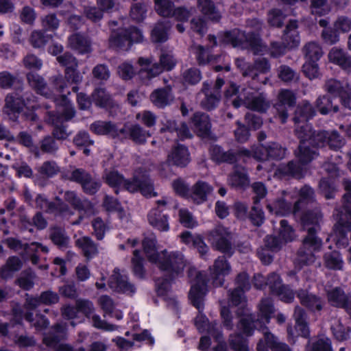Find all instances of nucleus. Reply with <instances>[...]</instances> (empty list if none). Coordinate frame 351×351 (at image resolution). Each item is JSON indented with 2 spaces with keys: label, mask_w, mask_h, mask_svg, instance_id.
Returning <instances> with one entry per match:
<instances>
[{
  "label": "nucleus",
  "mask_w": 351,
  "mask_h": 351,
  "mask_svg": "<svg viewBox=\"0 0 351 351\" xmlns=\"http://www.w3.org/2000/svg\"><path fill=\"white\" fill-rule=\"evenodd\" d=\"M297 297L300 300L302 306L309 311H320L323 308L324 302L322 298L315 294L309 293L306 290H300L297 293Z\"/></svg>",
  "instance_id": "4be33fe9"
},
{
  "label": "nucleus",
  "mask_w": 351,
  "mask_h": 351,
  "mask_svg": "<svg viewBox=\"0 0 351 351\" xmlns=\"http://www.w3.org/2000/svg\"><path fill=\"white\" fill-rule=\"evenodd\" d=\"M69 43L71 47L79 53L84 54L91 51L90 42L80 34H74L69 36Z\"/></svg>",
  "instance_id": "4c0bfd02"
},
{
  "label": "nucleus",
  "mask_w": 351,
  "mask_h": 351,
  "mask_svg": "<svg viewBox=\"0 0 351 351\" xmlns=\"http://www.w3.org/2000/svg\"><path fill=\"white\" fill-rule=\"evenodd\" d=\"M148 260L157 266L165 276L156 282V291L158 295L164 296L167 294L169 286L180 274L183 272L185 267L184 256L179 252H167L164 250L160 252L154 250L147 255Z\"/></svg>",
  "instance_id": "f257e3e1"
},
{
  "label": "nucleus",
  "mask_w": 351,
  "mask_h": 351,
  "mask_svg": "<svg viewBox=\"0 0 351 351\" xmlns=\"http://www.w3.org/2000/svg\"><path fill=\"white\" fill-rule=\"evenodd\" d=\"M113 276L109 282V286L114 291L119 293H134L136 288L134 285L128 282V276L121 275L120 273Z\"/></svg>",
  "instance_id": "bb28decb"
},
{
  "label": "nucleus",
  "mask_w": 351,
  "mask_h": 351,
  "mask_svg": "<svg viewBox=\"0 0 351 351\" xmlns=\"http://www.w3.org/2000/svg\"><path fill=\"white\" fill-rule=\"evenodd\" d=\"M259 319L267 324L269 323L274 313V306L272 301L269 298H263L258 305Z\"/></svg>",
  "instance_id": "603ef678"
},
{
  "label": "nucleus",
  "mask_w": 351,
  "mask_h": 351,
  "mask_svg": "<svg viewBox=\"0 0 351 351\" xmlns=\"http://www.w3.org/2000/svg\"><path fill=\"white\" fill-rule=\"evenodd\" d=\"M169 215L163 213L162 209L152 208L147 215L149 223L160 232H167L169 230Z\"/></svg>",
  "instance_id": "b1692460"
},
{
  "label": "nucleus",
  "mask_w": 351,
  "mask_h": 351,
  "mask_svg": "<svg viewBox=\"0 0 351 351\" xmlns=\"http://www.w3.org/2000/svg\"><path fill=\"white\" fill-rule=\"evenodd\" d=\"M208 281L206 274L198 271L189 292V300L199 313L203 312L204 309V300L208 292Z\"/></svg>",
  "instance_id": "1a4fd4ad"
},
{
  "label": "nucleus",
  "mask_w": 351,
  "mask_h": 351,
  "mask_svg": "<svg viewBox=\"0 0 351 351\" xmlns=\"http://www.w3.org/2000/svg\"><path fill=\"white\" fill-rule=\"evenodd\" d=\"M91 131L97 135H108L112 138H117L119 136V131L117 125L110 121H96L90 125Z\"/></svg>",
  "instance_id": "c756f323"
},
{
  "label": "nucleus",
  "mask_w": 351,
  "mask_h": 351,
  "mask_svg": "<svg viewBox=\"0 0 351 351\" xmlns=\"http://www.w3.org/2000/svg\"><path fill=\"white\" fill-rule=\"evenodd\" d=\"M130 138L136 143L145 144L147 137H149L151 134L149 132L143 130L138 124H134L129 129Z\"/></svg>",
  "instance_id": "bf43d9fd"
},
{
  "label": "nucleus",
  "mask_w": 351,
  "mask_h": 351,
  "mask_svg": "<svg viewBox=\"0 0 351 351\" xmlns=\"http://www.w3.org/2000/svg\"><path fill=\"white\" fill-rule=\"evenodd\" d=\"M252 153L250 149L244 147L230 148L223 154L221 164L237 165L241 159L252 158Z\"/></svg>",
  "instance_id": "393cba45"
},
{
  "label": "nucleus",
  "mask_w": 351,
  "mask_h": 351,
  "mask_svg": "<svg viewBox=\"0 0 351 351\" xmlns=\"http://www.w3.org/2000/svg\"><path fill=\"white\" fill-rule=\"evenodd\" d=\"M325 90L334 98H339L341 104L345 108L351 110V87L343 85L339 80H328L324 85Z\"/></svg>",
  "instance_id": "f8f14e48"
},
{
  "label": "nucleus",
  "mask_w": 351,
  "mask_h": 351,
  "mask_svg": "<svg viewBox=\"0 0 351 351\" xmlns=\"http://www.w3.org/2000/svg\"><path fill=\"white\" fill-rule=\"evenodd\" d=\"M306 61L318 62L323 55L322 47L316 42L306 43L303 49Z\"/></svg>",
  "instance_id": "49530a36"
},
{
  "label": "nucleus",
  "mask_w": 351,
  "mask_h": 351,
  "mask_svg": "<svg viewBox=\"0 0 351 351\" xmlns=\"http://www.w3.org/2000/svg\"><path fill=\"white\" fill-rule=\"evenodd\" d=\"M315 106L322 114H327L331 111H339V106L332 105V98L329 95L319 96L315 101Z\"/></svg>",
  "instance_id": "3c124183"
},
{
  "label": "nucleus",
  "mask_w": 351,
  "mask_h": 351,
  "mask_svg": "<svg viewBox=\"0 0 351 351\" xmlns=\"http://www.w3.org/2000/svg\"><path fill=\"white\" fill-rule=\"evenodd\" d=\"M325 265L327 268L333 270H341L343 268V261L339 252L334 250L326 253L324 256Z\"/></svg>",
  "instance_id": "09e8293b"
},
{
  "label": "nucleus",
  "mask_w": 351,
  "mask_h": 351,
  "mask_svg": "<svg viewBox=\"0 0 351 351\" xmlns=\"http://www.w3.org/2000/svg\"><path fill=\"white\" fill-rule=\"evenodd\" d=\"M21 221L24 228L29 232H34V227L38 230H43L47 226V221L40 212H37L32 221L29 219H23Z\"/></svg>",
  "instance_id": "a18cd8bd"
},
{
  "label": "nucleus",
  "mask_w": 351,
  "mask_h": 351,
  "mask_svg": "<svg viewBox=\"0 0 351 351\" xmlns=\"http://www.w3.org/2000/svg\"><path fill=\"white\" fill-rule=\"evenodd\" d=\"M94 104L99 108H112L114 101L112 95L105 88L97 87L92 92Z\"/></svg>",
  "instance_id": "7c9ffc66"
},
{
  "label": "nucleus",
  "mask_w": 351,
  "mask_h": 351,
  "mask_svg": "<svg viewBox=\"0 0 351 351\" xmlns=\"http://www.w3.org/2000/svg\"><path fill=\"white\" fill-rule=\"evenodd\" d=\"M213 191V187L209 183L199 180L192 186L189 199L197 204H202L208 200Z\"/></svg>",
  "instance_id": "412c9836"
},
{
  "label": "nucleus",
  "mask_w": 351,
  "mask_h": 351,
  "mask_svg": "<svg viewBox=\"0 0 351 351\" xmlns=\"http://www.w3.org/2000/svg\"><path fill=\"white\" fill-rule=\"evenodd\" d=\"M228 342L230 349L234 351H250L248 340L241 333L230 335Z\"/></svg>",
  "instance_id": "864d4df0"
},
{
  "label": "nucleus",
  "mask_w": 351,
  "mask_h": 351,
  "mask_svg": "<svg viewBox=\"0 0 351 351\" xmlns=\"http://www.w3.org/2000/svg\"><path fill=\"white\" fill-rule=\"evenodd\" d=\"M346 193L343 196V206L337 210V222L334 225L333 232L336 237L337 245L348 244V233L351 231V180L343 181Z\"/></svg>",
  "instance_id": "20e7f679"
},
{
  "label": "nucleus",
  "mask_w": 351,
  "mask_h": 351,
  "mask_svg": "<svg viewBox=\"0 0 351 351\" xmlns=\"http://www.w3.org/2000/svg\"><path fill=\"white\" fill-rule=\"evenodd\" d=\"M286 151L285 147L276 142L259 143L251 150L252 158L258 161L280 160L285 156Z\"/></svg>",
  "instance_id": "9d476101"
},
{
  "label": "nucleus",
  "mask_w": 351,
  "mask_h": 351,
  "mask_svg": "<svg viewBox=\"0 0 351 351\" xmlns=\"http://www.w3.org/2000/svg\"><path fill=\"white\" fill-rule=\"evenodd\" d=\"M209 269L213 285L220 287L224 284L225 276L230 274L231 266L224 256H219Z\"/></svg>",
  "instance_id": "f3484780"
},
{
  "label": "nucleus",
  "mask_w": 351,
  "mask_h": 351,
  "mask_svg": "<svg viewBox=\"0 0 351 351\" xmlns=\"http://www.w3.org/2000/svg\"><path fill=\"white\" fill-rule=\"evenodd\" d=\"M26 77L29 86L36 93L44 95L45 97H50L49 88L42 76L36 73L29 72Z\"/></svg>",
  "instance_id": "72a5a7b5"
},
{
  "label": "nucleus",
  "mask_w": 351,
  "mask_h": 351,
  "mask_svg": "<svg viewBox=\"0 0 351 351\" xmlns=\"http://www.w3.org/2000/svg\"><path fill=\"white\" fill-rule=\"evenodd\" d=\"M169 27L163 22L157 23L152 29L150 38L154 43H164L169 38Z\"/></svg>",
  "instance_id": "79ce46f5"
},
{
  "label": "nucleus",
  "mask_w": 351,
  "mask_h": 351,
  "mask_svg": "<svg viewBox=\"0 0 351 351\" xmlns=\"http://www.w3.org/2000/svg\"><path fill=\"white\" fill-rule=\"evenodd\" d=\"M295 94L289 89H281L278 95V101L275 105L277 114L280 122L287 123L289 113L287 108H293L296 105Z\"/></svg>",
  "instance_id": "2eb2a0df"
},
{
  "label": "nucleus",
  "mask_w": 351,
  "mask_h": 351,
  "mask_svg": "<svg viewBox=\"0 0 351 351\" xmlns=\"http://www.w3.org/2000/svg\"><path fill=\"white\" fill-rule=\"evenodd\" d=\"M182 238L185 242L189 241L188 239H190L193 243V247L197 249L201 257H203L208 253L209 248L201 236L193 237L191 232H184L182 234Z\"/></svg>",
  "instance_id": "de8ad7c7"
},
{
  "label": "nucleus",
  "mask_w": 351,
  "mask_h": 351,
  "mask_svg": "<svg viewBox=\"0 0 351 351\" xmlns=\"http://www.w3.org/2000/svg\"><path fill=\"white\" fill-rule=\"evenodd\" d=\"M258 320L255 319L254 315L252 314L245 315L240 319L237 327L242 335L246 337H251L253 335L254 330L256 328V322Z\"/></svg>",
  "instance_id": "a19ab883"
},
{
  "label": "nucleus",
  "mask_w": 351,
  "mask_h": 351,
  "mask_svg": "<svg viewBox=\"0 0 351 351\" xmlns=\"http://www.w3.org/2000/svg\"><path fill=\"white\" fill-rule=\"evenodd\" d=\"M52 38V36L46 34L45 32L34 31L32 33L30 43L34 48L44 47Z\"/></svg>",
  "instance_id": "69168bd1"
},
{
  "label": "nucleus",
  "mask_w": 351,
  "mask_h": 351,
  "mask_svg": "<svg viewBox=\"0 0 351 351\" xmlns=\"http://www.w3.org/2000/svg\"><path fill=\"white\" fill-rule=\"evenodd\" d=\"M22 82L19 77L8 71L0 72V88L2 89H10L12 87L20 88Z\"/></svg>",
  "instance_id": "c03bdc74"
},
{
  "label": "nucleus",
  "mask_w": 351,
  "mask_h": 351,
  "mask_svg": "<svg viewBox=\"0 0 351 351\" xmlns=\"http://www.w3.org/2000/svg\"><path fill=\"white\" fill-rule=\"evenodd\" d=\"M293 316L295 319L294 329L291 326H289L287 329L289 342L295 343L298 337L308 339L310 329L306 321L307 316L305 311L302 308L297 306L295 308Z\"/></svg>",
  "instance_id": "9b49d317"
},
{
  "label": "nucleus",
  "mask_w": 351,
  "mask_h": 351,
  "mask_svg": "<svg viewBox=\"0 0 351 351\" xmlns=\"http://www.w3.org/2000/svg\"><path fill=\"white\" fill-rule=\"evenodd\" d=\"M298 29V22L295 19H290L283 32L282 40L289 49H294L298 47L300 42V36Z\"/></svg>",
  "instance_id": "5701e85b"
},
{
  "label": "nucleus",
  "mask_w": 351,
  "mask_h": 351,
  "mask_svg": "<svg viewBox=\"0 0 351 351\" xmlns=\"http://www.w3.org/2000/svg\"><path fill=\"white\" fill-rule=\"evenodd\" d=\"M295 136L300 141L295 156L300 164L306 165L319 155L317 149L320 147L315 144L317 141L315 133L304 134L299 130Z\"/></svg>",
  "instance_id": "423d86ee"
},
{
  "label": "nucleus",
  "mask_w": 351,
  "mask_h": 351,
  "mask_svg": "<svg viewBox=\"0 0 351 351\" xmlns=\"http://www.w3.org/2000/svg\"><path fill=\"white\" fill-rule=\"evenodd\" d=\"M322 217L320 212L308 210L300 215V222L304 228L308 226H316L319 224V220Z\"/></svg>",
  "instance_id": "0e129e2a"
},
{
  "label": "nucleus",
  "mask_w": 351,
  "mask_h": 351,
  "mask_svg": "<svg viewBox=\"0 0 351 351\" xmlns=\"http://www.w3.org/2000/svg\"><path fill=\"white\" fill-rule=\"evenodd\" d=\"M267 209L271 213H274L277 216H288L291 214H293L295 216H298L300 211L294 210V204L287 201L283 197L277 198L272 204H268L267 206Z\"/></svg>",
  "instance_id": "a878e982"
},
{
  "label": "nucleus",
  "mask_w": 351,
  "mask_h": 351,
  "mask_svg": "<svg viewBox=\"0 0 351 351\" xmlns=\"http://www.w3.org/2000/svg\"><path fill=\"white\" fill-rule=\"evenodd\" d=\"M198 7L202 13L209 20L218 23L221 15L212 0H198Z\"/></svg>",
  "instance_id": "c9c22d12"
},
{
  "label": "nucleus",
  "mask_w": 351,
  "mask_h": 351,
  "mask_svg": "<svg viewBox=\"0 0 351 351\" xmlns=\"http://www.w3.org/2000/svg\"><path fill=\"white\" fill-rule=\"evenodd\" d=\"M138 192L146 198L158 196V193L154 191V182L149 177H142Z\"/></svg>",
  "instance_id": "774afa93"
},
{
  "label": "nucleus",
  "mask_w": 351,
  "mask_h": 351,
  "mask_svg": "<svg viewBox=\"0 0 351 351\" xmlns=\"http://www.w3.org/2000/svg\"><path fill=\"white\" fill-rule=\"evenodd\" d=\"M26 120L36 121L38 119L36 110L38 108L36 98L32 94L20 95L17 92L9 93L5 99L3 112L12 122H19V118L23 109Z\"/></svg>",
  "instance_id": "7ed1b4c3"
},
{
  "label": "nucleus",
  "mask_w": 351,
  "mask_h": 351,
  "mask_svg": "<svg viewBox=\"0 0 351 351\" xmlns=\"http://www.w3.org/2000/svg\"><path fill=\"white\" fill-rule=\"evenodd\" d=\"M23 266L21 259L16 256H10L5 265L0 268V277L8 279L12 276L14 272L19 271Z\"/></svg>",
  "instance_id": "e433bc0d"
},
{
  "label": "nucleus",
  "mask_w": 351,
  "mask_h": 351,
  "mask_svg": "<svg viewBox=\"0 0 351 351\" xmlns=\"http://www.w3.org/2000/svg\"><path fill=\"white\" fill-rule=\"evenodd\" d=\"M49 237L53 243L59 248L68 246L69 239L60 228L54 227L52 228Z\"/></svg>",
  "instance_id": "052dcab7"
},
{
  "label": "nucleus",
  "mask_w": 351,
  "mask_h": 351,
  "mask_svg": "<svg viewBox=\"0 0 351 351\" xmlns=\"http://www.w3.org/2000/svg\"><path fill=\"white\" fill-rule=\"evenodd\" d=\"M190 124L193 126L197 136L206 138L211 133L212 124L208 114L203 112H195L191 117Z\"/></svg>",
  "instance_id": "6ab92c4d"
},
{
  "label": "nucleus",
  "mask_w": 351,
  "mask_h": 351,
  "mask_svg": "<svg viewBox=\"0 0 351 351\" xmlns=\"http://www.w3.org/2000/svg\"><path fill=\"white\" fill-rule=\"evenodd\" d=\"M132 271L134 277L138 279H144L146 276V270L145 268V259L141 255L138 250L133 252V257L131 260Z\"/></svg>",
  "instance_id": "ea45409f"
},
{
  "label": "nucleus",
  "mask_w": 351,
  "mask_h": 351,
  "mask_svg": "<svg viewBox=\"0 0 351 351\" xmlns=\"http://www.w3.org/2000/svg\"><path fill=\"white\" fill-rule=\"evenodd\" d=\"M209 241L217 251L230 257L234 250L231 242L230 233L223 227H218L212 230L209 234Z\"/></svg>",
  "instance_id": "4468645a"
},
{
  "label": "nucleus",
  "mask_w": 351,
  "mask_h": 351,
  "mask_svg": "<svg viewBox=\"0 0 351 351\" xmlns=\"http://www.w3.org/2000/svg\"><path fill=\"white\" fill-rule=\"evenodd\" d=\"M322 246V239L317 236L314 226L307 229V234L302 240V247L298 251L300 262L304 265L313 263L315 261V252L320 250Z\"/></svg>",
  "instance_id": "0eeeda50"
},
{
  "label": "nucleus",
  "mask_w": 351,
  "mask_h": 351,
  "mask_svg": "<svg viewBox=\"0 0 351 351\" xmlns=\"http://www.w3.org/2000/svg\"><path fill=\"white\" fill-rule=\"evenodd\" d=\"M302 166L298 161L291 160L286 165H280L277 171L283 176H295L301 173L302 170Z\"/></svg>",
  "instance_id": "4d7b16f0"
},
{
  "label": "nucleus",
  "mask_w": 351,
  "mask_h": 351,
  "mask_svg": "<svg viewBox=\"0 0 351 351\" xmlns=\"http://www.w3.org/2000/svg\"><path fill=\"white\" fill-rule=\"evenodd\" d=\"M326 296L329 304L335 308H341L344 307L346 302L350 298L345 291L339 287L327 291Z\"/></svg>",
  "instance_id": "f704fd0d"
},
{
  "label": "nucleus",
  "mask_w": 351,
  "mask_h": 351,
  "mask_svg": "<svg viewBox=\"0 0 351 351\" xmlns=\"http://www.w3.org/2000/svg\"><path fill=\"white\" fill-rule=\"evenodd\" d=\"M257 351H291L289 346L283 342L278 341L277 337L270 332L264 333L256 345Z\"/></svg>",
  "instance_id": "aec40b11"
},
{
  "label": "nucleus",
  "mask_w": 351,
  "mask_h": 351,
  "mask_svg": "<svg viewBox=\"0 0 351 351\" xmlns=\"http://www.w3.org/2000/svg\"><path fill=\"white\" fill-rule=\"evenodd\" d=\"M219 46L249 49L254 55L263 51L264 45L259 33L254 31L245 32L239 28L218 32Z\"/></svg>",
  "instance_id": "f03ea898"
},
{
  "label": "nucleus",
  "mask_w": 351,
  "mask_h": 351,
  "mask_svg": "<svg viewBox=\"0 0 351 351\" xmlns=\"http://www.w3.org/2000/svg\"><path fill=\"white\" fill-rule=\"evenodd\" d=\"M70 180L80 184L83 192L89 195H95L101 186L99 180L93 179L90 173L82 168L75 169L71 172Z\"/></svg>",
  "instance_id": "ddd939ff"
},
{
  "label": "nucleus",
  "mask_w": 351,
  "mask_h": 351,
  "mask_svg": "<svg viewBox=\"0 0 351 351\" xmlns=\"http://www.w3.org/2000/svg\"><path fill=\"white\" fill-rule=\"evenodd\" d=\"M171 186L176 195L184 199H189L191 188L184 179L178 178L173 180Z\"/></svg>",
  "instance_id": "13d9d810"
},
{
  "label": "nucleus",
  "mask_w": 351,
  "mask_h": 351,
  "mask_svg": "<svg viewBox=\"0 0 351 351\" xmlns=\"http://www.w3.org/2000/svg\"><path fill=\"white\" fill-rule=\"evenodd\" d=\"M175 4L171 0H154L156 13L165 18H171Z\"/></svg>",
  "instance_id": "5fc2aeb1"
},
{
  "label": "nucleus",
  "mask_w": 351,
  "mask_h": 351,
  "mask_svg": "<svg viewBox=\"0 0 351 351\" xmlns=\"http://www.w3.org/2000/svg\"><path fill=\"white\" fill-rule=\"evenodd\" d=\"M142 30L135 25L112 29L108 38L109 47L118 52L129 51L134 44L143 40Z\"/></svg>",
  "instance_id": "39448f33"
},
{
  "label": "nucleus",
  "mask_w": 351,
  "mask_h": 351,
  "mask_svg": "<svg viewBox=\"0 0 351 351\" xmlns=\"http://www.w3.org/2000/svg\"><path fill=\"white\" fill-rule=\"evenodd\" d=\"M229 181L232 188L245 190L250 186V177L243 167L241 169H234L229 177Z\"/></svg>",
  "instance_id": "473e14b6"
},
{
  "label": "nucleus",
  "mask_w": 351,
  "mask_h": 351,
  "mask_svg": "<svg viewBox=\"0 0 351 351\" xmlns=\"http://www.w3.org/2000/svg\"><path fill=\"white\" fill-rule=\"evenodd\" d=\"M316 114L315 108L308 101L299 104L294 111L292 121L295 125V134L300 130L303 133H315L312 125L308 123Z\"/></svg>",
  "instance_id": "6e6552de"
},
{
  "label": "nucleus",
  "mask_w": 351,
  "mask_h": 351,
  "mask_svg": "<svg viewBox=\"0 0 351 351\" xmlns=\"http://www.w3.org/2000/svg\"><path fill=\"white\" fill-rule=\"evenodd\" d=\"M315 136L317 141L315 144L320 147L328 146L331 150L338 151L345 144V139L335 130L315 131Z\"/></svg>",
  "instance_id": "dca6fc26"
},
{
  "label": "nucleus",
  "mask_w": 351,
  "mask_h": 351,
  "mask_svg": "<svg viewBox=\"0 0 351 351\" xmlns=\"http://www.w3.org/2000/svg\"><path fill=\"white\" fill-rule=\"evenodd\" d=\"M75 109L71 103L62 108L60 112L58 110L49 112V121L52 124L62 123L63 121L71 120L75 116Z\"/></svg>",
  "instance_id": "c85d7f7f"
},
{
  "label": "nucleus",
  "mask_w": 351,
  "mask_h": 351,
  "mask_svg": "<svg viewBox=\"0 0 351 351\" xmlns=\"http://www.w3.org/2000/svg\"><path fill=\"white\" fill-rule=\"evenodd\" d=\"M184 84L196 85L202 80V73L199 69L191 67L186 69L182 74Z\"/></svg>",
  "instance_id": "e2e57ef3"
},
{
  "label": "nucleus",
  "mask_w": 351,
  "mask_h": 351,
  "mask_svg": "<svg viewBox=\"0 0 351 351\" xmlns=\"http://www.w3.org/2000/svg\"><path fill=\"white\" fill-rule=\"evenodd\" d=\"M171 88L169 86L155 89L150 95V99L158 108H164L170 104Z\"/></svg>",
  "instance_id": "2f4dec72"
},
{
  "label": "nucleus",
  "mask_w": 351,
  "mask_h": 351,
  "mask_svg": "<svg viewBox=\"0 0 351 351\" xmlns=\"http://www.w3.org/2000/svg\"><path fill=\"white\" fill-rule=\"evenodd\" d=\"M315 199L313 189L308 185H304L299 191V199L294 203V210L301 211L305 205L312 202Z\"/></svg>",
  "instance_id": "58836bf2"
},
{
  "label": "nucleus",
  "mask_w": 351,
  "mask_h": 351,
  "mask_svg": "<svg viewBox=\"0 0 351 351\" xmlns=\"http://www.w3.org/2000/svg\"><path fill=\"white\" fill-rule=\"evenodd\" d=\"M267 22L270 26L281 27L283 26L285 14L280 9L273 8L267 14Z\"/></svg>",
  "instance_id": "338daca9"
},
{
  "label": "nucleus",
  "mask_w": 351,
  "mask_h": 351,
  "mask_svg": "<svg viewBox=\"0 0 351 351\" xmlns=\"http://www.w3.org/2000/svg\"><path fill=\"white\" fill-rule=\"evenodd\" d=\"M204 98L201 101V107L206 111H212L219 106L221 94L215 93L206 88L204 90Z\"/></svg>",
  "instance_id": "37998d69"
},
{
  "label": "nucleus",
  "mask_w": 351,
  "mask_h": 351,
  "mask_svg": "<svg viewBox=\"0 0 351 351\" xmlns=\"http://www.w3.org/2000/svg\"><path fill=\"white\" fill-rule=\"evenodd\" d=\"M125 177L117 170L109 171L106 175L105 182L114 189L115 193L118 194L119 189L123 186Z\"/></svg>",
  "instance_id": "6e6d98bb"
},
{
  "label": "nucleus",
  "mask_w": 351,
  "mask_h": 351,
  "mask_svg": "<svg viewBox=\"0 0 351 351\" xmlns=\"http://www.w3.org/2000/svg\"><path fill=\"white\" fill-rule=\"evenodd\" d=\"M191 161V155L188 147L182 144H177L173 147L168 154L167 162L169 166L180 168L186 167Z\"/></svg>",
  "instance_id": "a211bd4d"
},
{
  "label": "nucleus",
  "mask_w": 351,
  "mask_h": 351,
  "mask_svg": "<svg viewBox=\"0 0 351 351\" xmlns=\"http://www.w3.org/2000/svg\"><path fill=\"white\" fill-rule=\"evenodd\" d=\"M75 246L81 250L83 256L90 260L99 253L98 244L88 236L81 237L75 241Z\"/></svg>",
  "instance_id": "cd10ccee"
},
{
  "label": "nucleus",
  "mask_w": 351,
  "mask_h": 351,
  "mask_svg": "<svg viewBox=\"0 0 351 351\" xmlns=\"http://www.w3.org/2000/svg\"><path fill=\"white\" fill-rule=\"evenodd\" d=\"M319 189L326 199H333L336 192L335 180L332 178H322L319 182Z\"/></svg>",
  "instance_id": "8fccbe9b"
},
{
  "label": "nucleus",
  "mask_w": 351,
  "mask_h": 351,
  "mask_svg": "<svg viewBox=\"0 0 351 351\" xmlns=\"http://www.w3.org/2000/svg\"><path fill=\"white\" fill-rule=\"evenodd\" d=\"M278 235L285 243L291 242L294 240L295 230L286 219L280 221V230Z\"/></svg>",
  "instance_id": "680f3d73"
}]
</instances>
